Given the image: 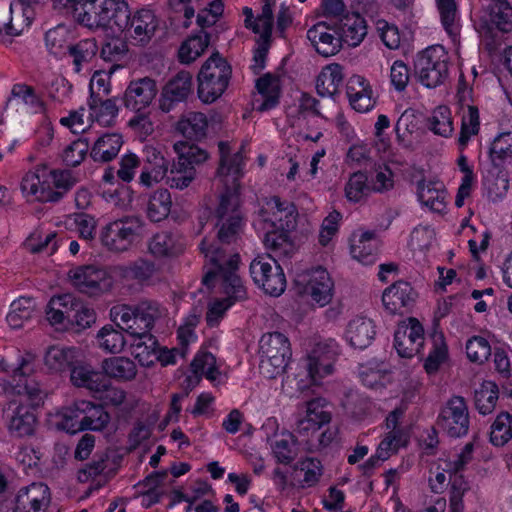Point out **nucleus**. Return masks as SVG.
<instances>
[{
	"label": "nucleus",
	"mask_w": 512,
	"mask_h": 512,
	"mask_svg": "<svg viewBox=\"0 0 512 512\" xmlns=\"http://www.w3.org/2000/svg\"><path fill=\"white\" fill-rule=\"evenodd\" d=\"M242 225L243 220L217 219L215 224L218 229L217 241L210 243L203 239L200 243L201 252L213 266L203 276L202 283L210 288L215 285L216 280H219L223 292L235 300L247 298L246 287L237 274L240 258L238 254L227 256L219 244L236 242L242 230Z\"/></svg>",
	"instance_id": "1"
},
{
	"label": "nucleus",
	"mask_w": 512,
	"mask_h": 512,
	"mask_svg": "<svg viewBox=\"0 0 512 512\" xmlns=\"http://www.w3.org/2000/svg\"><path fill=\"white\" fill-rule=\"evenodd\" d=\"M53 7L73 17L82 26L89 29L109 28L124 32L128 29L130 9L125 0H52Z\"/></svg>",
	"instance_id": "2"
},
{
	"label": "nucleus",
	"mask_w": 512,
	"mask_h": 512,
	"mask_svg": "<svg viewBox=\"0 0 512 512\" xmlns=\"http://www.w3.org/2000/svg\"><path fill=\"white\" fill-rule=\"evenodd\" d=\"M17 395L25 397L27 403L22 400L17 403L11 401L4 410V417L9 433L17 438L34 435L38 420L35 409L43 404L45 393L36 380H25V383L16 387Z\"/></svg>",
	"instance_id": "3"
},
{
	"label": "nucleus",
	"mask_w": 512,
	"mask_h": 512,
	"mask_svg": "<svg viewBox=\"0 0 512 512\" xmlns=\"http://www.w3.org/2000/svg\"><path fill=\"white\" fill-rule=\"evenodd\" d=\"M78 182L70 169H51L38 165L33 172H28L21 181V189L28 195L35 196L42 203H58Z\"/></svg>",
	"instance_id": "4"
},
{
	"label": "nucleus",
	"mask_w": 512,
	"mask_h": 512,
	"mask_svg": "<svg viewBox=\"0 0 512 512\" xmlns=\"http://www.w3.org/2000/svg\"><path fill=\"white\" fill-rule=\"evenodd\" d=\"M232 69L219 52H214L202 65L198 79V96L204 103H213L228 87Z\"/></svg>",
	"instance_id": "5"
},
{
	"label": "nucleus",
	"mask_w": 512,
	"mask_h": 512,
	"mask_svg": "<svg viewBox=\"0 0 512 512\" xmlns=\"http://www.w3.org/2000/svg\"><path fill=\"white\" fill-rule=\"evenodd\" d=\"M259 370L266 378L282 374L292 355L288 338L280 332L264 334L259 342Z\"/></svg>",
	"instance_id": "6"
},
{
	"label": "nucleus",
	"mask_w": 512,
	"mask_h": 512,
	"mask_svg": "<svg viewBox=\"0 0 512 512\" xmlns=\"http://www.w3.org/2000/svg\"><path fill=\"white\" fill-rule=\"evenodd\" d=\"M144 237V222L139 217H124L104 226L100 233L102 245L111 252L122 253Z\"/></svg>",
	"instance_id": "7"
},
{
	"label": "nucleus",
	"mask_w": 512,
	"mask_h": 512,
	"mask_svg": "<svg viewBox=\"0 0 512 512\" xmlns=\"http://www.w3.org/2000/svg\"><path fill=\"white\" fill-rule=\"evenodd\" d=\"M448 54L443 46H430L417 54L414 72L418 81L427 88H435L449 75Z\"/></svg>",
	"instance_id": "8"
},
{
	"label": "nucleus",
	"mask_w": 512,
	"mask_h": 512,
	"mask_svg": "<svg viewBox=\"0 0 512 512\" xmlns=\"http://www.w3.org/2000/svg\"><path fill=\"white\" fill-rule=\"evenodd\" d=\"M250 274L255 284L271 296H280L286 288L283 269L270 254L255 258L250 264Z\"/></svg>",
	"instance_id": "9"
},
{
	"label": "nucleus",
	"mask_w": 512,
	"mask_h": 512,
	"mask_svg": "<svg viewBox=\"0 0 512 512\" xmlns=\"http://www.w3.org/2000/svg\"><path fill=\"white\" fill-rule=\"evenodd\" d=\"M73 286L90 297L98 296L109 287L108 273L96 265H82L69 271Z\"/></svg>",
	"instance_id": "10"
},
{
	"label": "nucleus",
	"mask_w": 512,
	"mask_h": 512,
	"mask_svg": "<svg viewBox=\"0 0 512 512\" xmlns=\"http://www.w3.org/2000/svg\"><path fill=\"white\" fill-rule=\"evenodd\" d=\"M437 424L451 437L466 435L469 429V414L465 399L461 396L449 399L439 415Z\"/></svg>",
	"instance_id": "11"
},
{
	"label": "nucleus",
	"mask_w": 512,
	"mask_h": 512,
	"mask_svg": "<svg viewBox=\"0 0 512 512\" xmlns=\"http://www.w3.org/2000/svg\"><path fill=\"white\" fill-rule=\"evenodd\" d=\"M121 461L122 456L115 451L106 450L98 452L94 455L91 462L78 471V480L80 482H87L90 478L103 475L104 482L97 483L95 487V489H98L116 475Z\"/></svg>",
	"instance_id": "12"
},
{
	"label": "nucleus",
	"mask_w": 512,
	"mask_h": 512,
	"mask_svg": "<svg viewBox=\"0 0 512 512\" xmlns=\"http://www.w3.org/2000/svg\"><path fill=\"white\" fill-rule=\"evenodd\" d=\"M337 355L336 343L320 342L315 345L311 353L307 356L305 368L313 384L332 373L333 362Z\"/></svg>",
	"instance_id": "13"
},
{
	"label": "nucleus",
	"mask_w": 512,
	"mask_h": 512,
	"mask_svg": "<svg viewBox=\"0 0 512 512\" xmlns=\"http://www.w3.org/2000/svg\"><path fill=\"white\" fill-rule=\"evenodd\" d=\"M240 178L237 176L220 178L223 189L219 193V204L215 210L216 219L243 220Z\"/></svg>",
	"instance_id": "14"
},
{
	"label": "nucleus",
	"mask_w": 512,
	"mask_h": 512,
	"mask_svg": "<svg viewBox=\"0 0 512 512\" xmlns=\"http://www.w3.org/2000/svg\"><path fill=\"white\" fill-rule=\"evenodd\" d=\"M158 93L157 83L153 78L143 77L132 80L123 95L126 108L141 112L154 100Z\"/></svg>",
	"instance_id": "15"
},
{
	"label": "nucleus",
	"mask_w": 512,
	"mask_h": 512,
	"mask_svg": "<svg viewBox=\"0 0 512 512\" xmlns=\"http://www.w3.org/2000/svg\"><path fill=\"white\" fill-rule=\"evenodd\" d=\"M394 346L401 357L411 358L419 354L424 343V329L416 318H410L407 325L397 328Z\"/></svg>",
	"instance_id": "16"
},
{
	"label": "nucleus",
	"mask_w": 512,
	"mask_h": 512,
	"mask_svg": "<svg viewBox=\"0 0 512 512\" xmlns=\"http://www.w3.org/2000/svg\"><path fill=\"white\" fill-rule=\"evenodd\" d=\"M192 92V75L182 70L173 76L163 87L160 99V108L169 112L174 103L185 101Z\"/></svg>",
	"instance_id": "17"
},
{
	"label": "nucleus",
	"mask_w": 512,
	"mask_h": 512,
	"mask_svg": "<svg viewBox=\"0 0 512 512\" xmlns=\"http://www.w3.org/2000/svg\"><path fill=\"white\" fill-rule=\"evenodd\" d=\"M15 499L20 512H45L51 501L50 489L42 482H34L21 488Z\"/></svg>",
	"instance_id": "18"
},
{
	"label": "nucleus",
	"mask_w": 512,
	"mask_h": 512,
	"mask_svg": "<svg viewBox=\"0 0 512 512\" xmlns=\"http://www.w3.org/2000/svg\"><path fill=\"white\" fill-rule=\"evenodd\" d=\"M333 21H321L313 25L307 31V38L316 52L323 57L337 54L341 49V41L338 35L332 34Z\"/></svg>",
	"instance_id": "19"
},
{
	"label": "nucleus",
	"mask_w": 512,
	"mask_h": 512,
	"mask_svg": "<svg viewBox=\"0 0 512 512\" xmlns=\"http://www.w3.org/2000/svg\"><path fill=\"white\" fill-rule=\"evenodd\" d=\"M416 295V292L408 282L397 281L384 290L382 302L390 314L402 315L404 309L413 305Z\"/></svg>",
	"instance_id": "20"
},
{
	"label": "nucleus",
	"mask_w": 512,
	"mask_h": 512,
	"mask_svg": "<svg viewBox=\"0 0 512 512\" xmlns=\"http://www.w3.org/2000/svg\"><path fill=\"white\" fill-rule=\"evenodd\" d=\"M157 28L158 20L154 13L149 9H141L133 16L130 14L126 31H130V37L136 45L144 47L151 41Z\"/></svg>",
	"instance_id": "21"
},
{
	"label": "nucleus",
	"mask_w": 512,
	"mask_h": 512,
	"mask_svg": "<svg viewBox=\"0 0 512 512\" xmlns=\"http://www.w3.org/2000/svg\"><path fill=\"white\" fill-rule=\"evenodd\" d=\"M267 206L272 212L273 218H267V210L261 209L260 216L264 221H271L273 227L293 230L297 224V209L294 203L281 200L278 196H273L267 201Z\"/></svg>",
	"instance_id": "22"
},
{
	"label": "nucleus",
	"mask_w": 512,
	"mask_h": 512,
	"mask_svg": "<svg viewBox=\"0 0 512 512\" xmlns=\"http://www.w3.org/2000/svg\"><path fill=\"white\" fill-rule=\"evenodd\" d=\"M366 22L358 13H346L339 21L333 22V32L339 36L341 43L349 46L359 45L367 34Z\"/></svg>",
	"instance_id": "23"
},
{
	"label": "nucleus",
	"mask_w": 512,
	"mask_h": 512,
	"mask_svg": "<svg viewBox=\"0 0 512 512\" xmlns=\"http://www.w3.org/2000/svg\"><path fill=\"white\" fill-rule=\"evenodd\" d=\"M307 276L306 293L320 306L328 304L332 299L333 290V282L329 273L322 267H317L311 270Z\"/></svg>",
	"instance_id": "24"
},
{
	"label": "nucleus",
	"mask_w": 512,
	"mask_h": 512,
	"mask_svg": "<svg viewBox=\"0 0 512 512\" xmlns=\"http://www.w3.org/2000/svg\"><path fill=\"white\" fill-rule=\"evenodd\" d=\"M376 334L373 321L365 316H356L348 322L346 338L351 346L359 349L368 347Z\"/></svg>",
	"instance_id": "25"
},
{
	"label": "nucleus",
	"mask_w": 512,
	"mask_h": 512,
	"mask_svg": "<svg viewBox=\"0 0 512 512\" xmlns=\"http://www.w3.org/2000/svg\"><path fill=\"white\" fill-rule=\"evenodd\" d=\"M70 380L74 386L83 387L91 392H103L109 388L101 372L86 365H73L70 369Z\"/></svg>",
	"instance_id": "26"
},
{
	"label": "nucleus",
	"mask_w": 512,
	"mask_h": 512,
	"mask_svg": "<svg viewBox=\"0 0 512 512\" xmlns=\"http://www.w3.org/2000/svg\"><path fill=\"white\" fill-rule=\"evenodd\" d=\"M330 420V413L320 408L317 400H311L307 403L306 416L297 420L295 432L299 436H308L310 432H317Z\"/></svg>",
	"instance_id": "27"
},
{
	"label": "nucleus",
	"mask_w": 512,
	"mask_h": 512,
	"mask_svg": "<svg viewBox=\"0 0 512 512\" xmlns=\"http://www.w3.org/2000/svg\"><path fill=\"white\" fill-rule=\"evenodd\" d=\"M101 368L106 376L117 381H131L137 375L135 362L125 356H113L102 361Z\"/></svg>",
	"instance_id": "28"
},
{
	"label": "nucleus",
	"mask_w": 512,
	"mask_h": 512,
	"mask_svg": "<svg viewBox=\"0 0 512 512\" xmlns=\"http://www.w3.org/2000/svg\"><path fill=\"white\" fill-rule=\"evenodd\" d=\"M87 407L86 400L75 401L67 407H63L58 413L57 428L68 433L75 434L84 431V409Z\"/></svg>",
	"instance_id": "29"
},
{
	"label": "nucleus",
	"mask_w": 512,
	"mask_h": 512,
	"mask_svg": "<svg viewBox=\"0 0 512 512\" xmlns=\"http://www.w3.org/2000/svg\"><path fill=\"white\" fill-rule=\"evenodd\" d=\"M354 235L351 244V255L354 259L364 265L374 264L378 250V240L374 232L366 231L361 233L356 240Z\"/></svg>",
	"instance_id": "30"
},
{
	"label": "nucleus",
	"mask_w": 512,
	"mask_h": 512,
	"mask_svg": "<svg viewBox=\"0 0 512 512\" xmlns=\"http://www.w3.org/2000/svg\"><path fill=\"white\" fill-rule=\"evenodd\" d=\"M208 119L204 113L189 112L177 123V130L187 139L200 141L206 137Z\"/></svg>",
	"instance_id": "31"
},
{
	"label": "nucleus",
	"mask_w": 512,
	"mask_h": 512,
	"mask_svg": "<svg viewBox=\"0 0 512 512\" xmlns=\"http://www.w3.org/2000/svg\"><path fill=\"white\" fill-rule=\"evenodd\" d=\"M122 145L121 135L117 133L105 134L94 143L90 156L96 162H109L118 155Z\"/></svg>",
	"instance_id": "32"
},
{
	"label": "nucleus",
	"mask_w": 512,
	"mask_h": 512,
	"mask_svg": "<svg viewBox=\"0 0 512 512\" xmlns=\"http://www.w3.org/2000/svg\"><path fill=\"white\" fill-rule=\"evenodd\" d=\"M98 45L95 38H87L71 44L67 47L68 55L73 59L72 63L76 73L90 64L96 57Z\"/></svg>",
	"instance_id": "33"
},
{
	"label": "nucleus",
	"mask_w": 512,
	"mask_h": 512,
	"mask_svg": "<svg viewBox=\"0 0 512 512\" xmlns=\"http://www.w3.org/2000/svg\"><path fill=\"white\" fill-rule=\"evenodd\" d=\"M256 88L263 97V102L257 108L263 112L278 105L280 96L279 78L276 75L267 73L256 81Z\"/></svg>",
	"instance_id": "34"
},
{
	"label": "nucleus",
	"mask_w": 512,
	"mask_h": 512,
	"mask_svg": "<svg viewBox=\"0 0 512 512\" xmlns=\"http://www.w3.org/2000/svg\"><path fill=\"white\" fill-rule=\"evenodd\" d=\"M265 234V246L278 257H290L295 252V244L290 237L292 230L274 227Z\"/></svg>",
	"instance_id": "35"
},
{
	"label": "nucleus",
	"mask_w": 512,
	"mask_h": 512,
	"mask_svg": "<svg viewBox=\"0 0 512 512\" xmlns=\"http://www.w3.org/2000/svg\"><path fill=\"white\" fill-rule=\"evenodd\" d=\"M343 82V69L339 64H330L318 75L316 90L320 96H333Z\"/></svg>",
	"instance_id": "36"
},
{
	"label": "nucleus",
	"mask_w": 512,
	"mask_h": 512,
	"mask_svg": "<svg viewBox=\"0 0 512 512\" xmlns=\"http://www.w3.org/2000/svg\"><path fill=\"white\" fill-rule=\"evenodd\" d=\"M218 148L220 153V164L217 169L218 177H241L243 161L241 152H237L232 157H229L230 145L228 142L225 141H220L218 144Z\"/></svg>",
	"instance_id": "37"
},
{
	"label": "nucleus",
	"mask_w": 512,
	"mask_h": 512,
	"mask_svg": "<svg viewBox=\"0 0 512 512\" xmlns=\"http://www.w3.org/2000/svg\"><path fill=\"white\" fill-rule=\"evenodd\" d=\"M210 43V35L201 30L200 34L193 35L184 41L178 52L181 63L190 64L200 57Z\"/></svg>",
	"instance_id": "38"
},
{
	"label": "nucleus",
	"mask_w": 512,
	"mask_h": 512,
	"mask_svg": "<svg viewBox=\"0 0 512 512\" xmlns=\"http://www.w3.org/2000/svg\"><path fill=\"white\" fill-rule=\"evenodd\" d=\"M171 206L170 192L163 188L157 189L149 197L146 209L147 217L152 222H160L168 217Z\"/></svg>",
	"instance_id": "39"
},
{
	"label": "nucleus",
	"mask_w": 512,
	"mask_h": 512,
	"mask_svg": "<svg viewBox=\"0 0 512 512\" xmlns=\"http://www.w3.org/2000/svg\"><path fill=\"white\" fill-rule=\"evenodd\" d=\"M182 245L169 232L154 235L149 243L150 252L156 257L176 256L182 252Z\"/></svg>",
	"instance_id": "40"
},
{
	"label": "nucleus",
	"mask_w": 512,
	"mask_h": 512,
	"mask_svg": "<svg viewBox=\"0 0 512 512\" xmlns=\"http://www.w3.org/2000/svg\"><path fill=\"white\" fill-rule=\"evenodd\" d=\"M196 178V168L187 166L185 163L177 159L174 161L171 169L168 170L166 183L170 188L183 190L187 188Z\"/></svg>",
	"instance_id": "41"
},
{
	"label": "nucleus",
	"mask_w": 512,
	"mask_h": 512,
	"mask_svg": "<svg viewBox=\"0 0 512 512\" xmlns=\"http://www.w3.org/2000/svg\"><path fill=\"white\" fill-rule=\"evenodd\" d=\"M498 386L491 381L482 383L474 393V404L480 414L487 415L493 412L498 400Z\"/></svg>",
	"instance_id": "42"
},
{
	"label": "nucleus",
	"mask_w": 512,
	"mask_h": 512,
	"mask_svg": "<svg viewBox=\"0 0 512 512\" xmlns=\"http://www.w3.org/2000/svg\"><path fill=\"white\" fill-rule=\"evenodd\" d=\"M45 365L54 372L70 370L74 363V351L58 346L50 347L44 357Z\"/></svg>",
	"instance_id": "43"
},
{
	"label": "nucleus",
	"mask_w": 512,
	"mask_h": 512,
	"mask_svg": "<svg viewBox=\"0 0 512 512\" xmlns=\"http://www.w3.org/2000/svg\"><path fill=\"white\" fill-rule=\"evenodd\" d=\"M417 194L420 202L432 211L441 212L445 209V191L435 184L419 182Z\"/></svg>",
	"instance_id": "44"
},
{
	"label": "nucleus",
	"mask_w": 512,
	"mask_h": 512,
	"mask_svg": "<svg viewBox=\"0 0 512 512\" xmlns=\"http://www.w3.org/2000/svg\"><path fill=\"white\" fill-rule=\"evenodd\" d=\"M34 314V303L30 298H20L11 304L6 320L13 329L24 327Z\"/></svg>",
	"instance_id": "45"
},
{
	"label": "nucleus",
	"mask_w": 512,
	"mask_h": 512,
	"mask_svg": "<svg viewBox=\"0 0 512 512\" xmlns=\"http://www.w3.org/2000/svg\"><path fill=\"white\" fill-rule=\"evenodd\" d=\"M84 409V431H102L110 423L111 417L105 408L100 404L86 401Z\"/></svg>",
	"instance_id": "46"
},
{
	"label": "nucleus",
	"mask_w": 512,
	"mask_h": 512,
	"mask_svg": "<svg viewBox=\"0 0 512 512\" xmlns=\"http://www.w3.org/2000/svg\"><path fill=\"white\" fill-rule=\"evenodd\" d=\"M18 360V364L13 366L5 358L0 357V372H11L13 381H16V378L34 380L31 376L35 372V356L30 352H26L24 355L19 356Z\"/></svg>",
	"instance_id": "47"
},
{
	"label": "nucleus",
	"mask_w": 512,
	"mask_h": 512,
	"mask_svg": "<svg viewBox=\"0 0 512 512\" xmlns=\"http://www.w3.org/2000/svg\"><path fill=\"white\" fill-rule=\"evenodd\" d=\"M428 128L436 135L449 137L453 133L451 111L447 106H438L427 119Z\"/></svg>",
	"instance_id": "48"
},
{
	"label": "nucleus",
	"mask_w": 512,
	"mask_h": 512,
	"mask_svg": "<svg viewBox=\"0 0 512 512\" xmlns=\"http://www.w3.org/2000/svg\"><path fill=\"white\" fill-rule=\"evenodd\" d=\"M174 149L178 155L177 159L185 163V165L195 168L197 165L203 164L209 157L205 149L189 142H177L174 145Z\"/></svg>",
	"instance_id": "49"
},
{
	"label": "nucleus",
	"mask_w": 512,
	"mask_h": 512,
	"mask_svg": "<svg viewBox=\"0 0 512 512\" xmlns=\"http://www.w3.org/2000/svg\"><path fill=\"white\" fill-rule=\"evenodd\" d=\"M512 438V415L500 413L491 426L490 441L495 446H503Z\"/></svg>",
	"instance_id": "50"
},
{
	"label": "nucleus",
	"mask_w": 512,
	"mask_h": 512,
	"mask_svg": "<svg viewBox=\"0 0 512 512\" xmlns=\"http://www.w3.org/2000/svg\"><path fill=\"white\" fill-rule=\"evenodd\" d=\"M490 18L500 31H512V7L507 0H494L490 8Z\"/></svg>",
	"instance_id": "51"
},
{
	"label": "nucleus",
	"mask_w": 512,
	"mask_h": 512,
	"mask_svg": "<svg viewBox=\"0 0 512 512\" xmlns=\"http://www.w3.org/2000/svg\"><path fill=\"white\" fill-rule=\"evenodd\" d=\"M447 346L442 333L433 334V349L425 360L424 368L428 374L438 371L440 365L447 358Z\"/></svg>",
	"instance_id": "52"
},
{
	"label": "nucleus",
	"mask_w": 512,
	"mask_h": 512,
	"mask_svg": "<svg viewBox=\"0 0 512 512\" xmlns=\"http://www.w3.org/2000/svg\"><path fill=\"white\" fill-rule=\"evenodd\" d=\"M368 177L363 172H355L351 175L345 187V193L348 200L353 202L361 201L371 191V186L367 183Z\"/></svg>",
	"instance_id": "53"
},
{
	"label": "nucleus",
	"mask_w": 512,
	"mask_h": 512,
	"mask_svg": "<svg viewBox=\"0 0 512 512\" xmlns=\"http://www.w3.org/2000/svg\"><path fill=\"white\" fill-rule=\"evenodd\" d=\"M89 150V141L79 138L69 144L62 152L61 159L68 167H77L86 157Z\"/></svg>",
	"instance_id": "54"
},
{
	"label": "nucleus",
	"mask_w": 512,
	"mask_h": 512,
	"mask_svg": "<svg viewBox=\"0 0 512 512\" xmlns=\"http://www.w3.org/2000/svg\"><path fill=\"white\" fill-rule=\"evenodd\" d=\"M480 130L479 111L476 106H468V114L463 116L460 136L458 139L459 145L464 148L470 138L477 135Z\"/></svg>",
	"instance_id": "55"
},
{
	"label": "nucleus",
	"mask_w": 512,
	"mask_h": 512,
	"mask_svg": "<svg viewBox=\"0 0 512 512\" xmlns=\"http://www.w3.org/2000/svg\"><path fill=\"white\" fill-rule=\"evenodd\" d=\"M97 337L100 339V346L111 353H119L125 346V338L121 331L111 325L102 327Z\"/></svg>",
	"instance_id": "56"
},
{
	"label": "nucleus",
	"mask_w": 512,
	"mask_h": 512,
	"mask_svg": "<svg viewBox=\"0 0 512 512\" xmlns=\"http://www.w3.org/2000/svg\"><path fill=\"white\" fill-rule=\"evenodd\" d=\"M12 99H18L24 105L36 110L44 109V103L36 94L35 89L27 84L18 83L13 85L11 90V97L8 99V103H10Z\"/></svg>",
	"instance_id": "57"
},
{
	"label": "nucleus",
	"mask_w": 512,
	"mask_h": 512,
	"mask_svg": "<svg viewBox=\"0 0 512 512\" xmlns=\"http://www.w3.org/2000/svg\"><path fill=\"white\" fill-rule=\"evenodd\" d=\"M466 354L470 361L482 364L491 355V346L484 337L473 336L466 343Z\"/></svg>",
	"instance_id": "58"
},
{
	"label": "nucleus",
	"mask_w": 512,
	"mask_h": 512,
	"mask_svg": "<svg viewBox=\"0 0 512 512\" xmlns=\"http://www.w3.org/2000/svg\"><path fill=\"white\" fill-rule=\"evenodd\" d=\"M272 451L279 463L288 465L297 457L296 441L294 436L289 434L287 438L276 440Z\"/></svg>",
	"instance_id": "59"
},
{
	"label": "nucleus",
	"mask_w": 512,
	"mask_h": 512,
	"mask_svg": "<svg viewBox=\"0 0 512 512\" xmlns=\"http://www.w3.org/2000/svg\"><path fill=\"white\" fill-rule=\"evenodd\" d=\"M201 375L192 372L191 375H188L183 381V392L175 393L171 398L170 412L166 417V421L171 420L173 415L177 419L178 414L181 411L180 401L187 397L189 393L200 383Z\"/></svg>",
	"instance_id": "60"
},
{
	"label": "nucleus",
	"mask_w": 512,
	"mask_h": 512,
	"mask_svg": "<svg viewBox=\"0 0 512 512\" xmlns=\"http://www.w3.org/2000/svg\"><path fill=\"white\" fill-rule=\"evenodd\" d=\"M295 469L304 471V479L302 481V487H311L318 483L320 476L322 475L321 462L316 458H306L305 460L298 462Z\"/></svg>",
	"instance_id": "61"
},
{
	"label": "nucleus",
	"mask_w": 512,
	"mask_h": 512,
	"mask_svg": "<svg viewBox=\"0 0 512 512\" xmlns=\"http://www.w3.org/2000/svg\"><path fill=\"white\" fill-rule=\"evenodd\" d=\"M344 407L351 417L356 420H362L369 413L371 404L367 397L357 393H350L346 397Z\"/></svg>",
	"instance_id": "62"
},
{
	"label": "nucleus",
	"mask_w": 512,
	"mask_h": 512,
	"mask_svg": "<svg viewBox=\"0 0 512 512\" xmlns=\"http://www.w3.org/2000/svg\"><path fill=\"white\" fill-rule=\"evenodd\" d=\"M156 268L153 262L138 259L133 264L125 269V277L136 280L138 282H145L149 280L155 273Z\"/></svg>",
	"instance_id": "63"
},
{
	"label": "nucleus",
	"mask_w": 512,
	"mask_h": 512,
	"mask_svg": "<svg viewBox=\"0 0 512 512\" xmlns=\"http://www.w3.org/2000/svg\"><path fill=\"white\" fill-rule=\"evenodd\" d=\"M136 316L139 318L140 324L144 327L152 329L154 322L161 316L159 304L153 301H141L136 307Z\"/></svg>",
	"instance_id": "64"
}]
</instances>
